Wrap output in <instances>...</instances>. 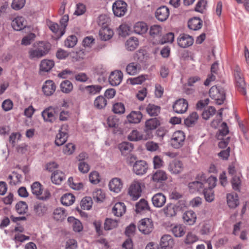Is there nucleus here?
I'll use <instances>...</instances> for the list:
<instances>
[{
    "instance_id": "obj_1",
    "label": "nucleus",
    "mask_w": 249,
    "mask_h": 249,
    "mask_svg": "<svg viewBox=\"0 0 249 249\" xmlns=\"http://www.w3.org/2000/svg\"><path fill=\"white\" fill-rule=\"evenodd\" d=\"M51 45L50 43L41 41L35 44L34 49L29 51V58L31 59H39L48 53Z\"/></svg>"
},
{
    "instance_id": "obj_2",
    "label": "nucleus",
    "mask_w": 249,
    "mask_h": 249,
    "mask_svg": "<svg viewBox=\"0 0 249 249\" xmlns=\"http://www.w3.org/2000/svg\"><path fill=\"white\" fill-rule=\"evenodd\" d=\"M210 97L214 100L216 104L221 105L226 99L225 91L221 87L213 86L209 90Z\"/></svg>"
},
{
    "instance_id": "obj_3",
    "label": "nucleus",
    "mask_w": 249,
    "mask_h": 249,
    "mask_svg": "<svg viewBox=\"0 0 249 249\" xmlns=\"http://www.w3.org/2000/svg\"><path fill=\"white\" fill-rule=\"evenodd\" d=\"M32 193L39 200H46L50 196V193L47 190L43 193L42 185L37 181L34 182L31 185Z\"/></svg>"
},
{
    "instance_id": "obj_4",
    "label": "nucleus",
    "mask_w": 249,
    "mask_h": 249,
    "mask_svg": "<svg viewBox=\"0 0 249 249\" xmlns=\"http://www.w3.org/2000/svg\"><path fill=\"white\" fill-rule=\"evenodd\" d=\"M160 125V121L157 118L148 119L145 122L143 133L146 134L149 139L153 137L152 131L156 129Z\"/></svg>"
},
{
    "instance_id": "obj_5",
    "label": "nucleus",
    "mask_w": 249,
    "mask_h": 249,
    "mask_svg": "<svg viewBox=\"0 0 249 249\" xmlns=\"http://www.w3.org/2000/svg\"><path fill=\"white\" fill-rule=\"evenodd\" d=\"M234 74L238 90L243 95H246V83L240 68L237 66L234 70Z\"/></svg>"
},
{
    "instance_id": "obj_6",
    "label": "nucleus",
    "mask_w": 249,
    "mask_h": 249,
    "mask_svg": "<svg viewBox=\"0 0 249 249\" xmlns=\"http://www.w3.org/2000/svg\"><path fill=\"white\" fill-rule=\"evenodd\" d=\"M127 5L122 0H116L112 5V10L115 16L118 17L124 16L127 11Z\"/></svg>"
},
{
    "instance_id": "obj_7",
    "label": "nucleus",
    "mask_w": 249,
    "mask_h": 249,
    "mask_svg": "<svg viewBox=\"0 0 249 249\" xmlns=\"http://www.w3.org/2000/svg\"><path fill=\"white\" fill-rule=\"evenodd\" d=\"M185 136L184 132L178 130L174 133L171 140V144L175 148H179L184 144Z\"/></svg>"
},
{
    "instance_id": "obj_8",
    "label": "nucleus",
    "mask_w": 249,
    "mask_h": 249,
    "mask_svg": "<svg viewBox=\"0 0 249 249\" xmlns=\"http://www.w3.org/2000/svg\"><path fill=\"white\" fill-rule=\"evenodd\" d=\"M138 229L143 234H148L153 230V222L149 218L142 219L139 222Z\"/></svg>"
},
{
    "instance_id": "obj_9",
    "label": "nucleus",
    "mask_w": 249,
    "mask_h": 249,
    "mask_svg": "<svg viewBox=\"0 0 249 249\" xmlns=\"http://www.w3.org/2000/svg\"><path fill=\"white\" fill-rule=\"evenodd\" d=\"M178 45L182 48L191 46L194 43L193 37L185 34H181L177 39Z\"/></svg>"
},
{
    "instance_id": "obj_10",
    "label": "nucleus",
    "mask_w": 249,
    "mask_h": 249,
    "mask_svg": "<svg viewBox=\"0 0 249 249\" xmlns=\"http://www.w3.org/2000/svg\"><path fill=\"white\" fill-rule=\"evenodd\" d=\"M188 107L187 101L184 99L177 100L173 106L174 110L177 113L182 114L185 112Z\"/></svg>"
},
{
    "instance_id": "obj_11",
    "label": "nucleus",
    "mask_w": 249,
    "mask_h": 249,
    "mask_svg": "<svg viewBox=\"0 0 249 249\" xmlns=\"http://www.w3.org/2000/svg\"><path fill=\"white\" fill-rule=\"evenodd\" d=\"M197 178L203 181L205 183V187L213 189L216 186L217 178L215 177L211 176L207 178L206 175L202 173L197 175Z\"/></svg>"
},
{
    "instance_id": "obj_12",
    "label": "nucleus",
    "mask_w": 249,
    "mask_h": 249,
    "mask_svg": "<svg viewBox=\"0 0 249 249\" xmlns=\"http://www.w3.org/2000/svg\"><path fill=\"white\" fill-rule=\"evenodd\" d=\"M147 169L148 165L144 160L137 161L133 165V171L138 175H142L145 174Z\"/></svg>"
},
{
    "instance_id": "obj_13",
    "label": "nucleus",
    "mask_w": 249,
    "mask_h": 249,
    "mask_svg": "<svg viewBox=\"0 0 249 249\" xmlns=\"http://www.w3.org/2000/svg\"><path fill=\"white\" fill-rule=\"evenodd\" d=\"M142 190L140 183L138 182H134L130 185L128 194L134 200L137 199L141 195Z\"/></svg>"
},
{
    "instance_id": "obj_14",
    "label": "nucleus",
    "mask_w": 249,
    "mask_h": 249,
    "mask_svg": "<svg viewBox=\"0 0 249 249\" xmlns=\"http://www.w3.org/2000/svg\"><path fill=\"white\" fill-rule=\"evenodd\" d=\"M196 181L190 182L188 184V188L190 192L193 193L196 192H202L205 188V183L202 180H200L196 177Z\"/></svg>"
},
{
    "instance_id": "obj_15",
    "label": "nucleus",
    "mask_w": 249,
    "mask_h": 249,
    "mask_svg": "<svg viewBox=\"0 0 249 249\" xmlns=\"http://www.w3.org/2000/svg\"><path fill=\"white\" fill-rule=\"evenodd\" d=\"M123 77V74L120 71H115L111 72L108 80L112 86H117L120 84Z\"/></svg>"
},
{
    "instance_id": "obj_16",
    "label": "nucleus",
    "mask_w": 249,
    "mask_h": 249,
    "mask_svg": "<svg viewBox=\"0 0 249 249\" xmlns=\"http://www.w3.org/2000/svg\"><path fill=\"white\" fill-rule=\"evenodd\" d=\"M156 18L160 21L166 20L169 16V10L165 6L158 8L155 13Z\"/></svg>"
},
{
    "instance_id": "obj_17",
    "label": "nucleus",
    "mask_w": 249,
    "mask_h": 249,
    "mask_svg": "<svg viewBox=\"0 0 249 249\" xmlns=\"http://www.w3.org/2000/svg\"><path fill=\"white\" fill-rule=\"evenodd\" d=\"M79 89L82 91H85L88 94L91 96L99 93L102 89V87L98 85H92L80 87Z\"/></svg>"
},
{
    "instance_id": "obj_18",
    "label": "nucleus",
    "mask_w": 249,
    "mask_h": 249,
    "mask_svg": "<svg viewBox=\"0 0 249 249\" xmlns=\"http://www.w3.org/2000/svg\"><path fill=\"white\" fill-rule=\"evenodd\" d=\"M11 25L16 31H20L26 26V21L22 17H17L12 20Z\"/></svg>"
},
{
    "instance_id": "obj_19",
    "label": "nucleus",
    "mask_w": 249,
    "mask_h": 249,
    "mask_svg": "<svg viewBox=\"0 0 249 249\" xmlns=\"http://www.w3.org/2000/svg\"><path fill=\"white\" fill-rule=\"evenodd\" d=\"M55 112V109L50 107L44 110L42 112L41 115L45 121L52 123L55 120L54 116Z\"/></svg>"
},
{
    "instance_id": "obj_20",
    "label": "nucleus",
    "mask_w": 249,
    "mask_h": 249,
    "mask_svg": "<svg viewBox=\"0 0 249 249\" xmlns=\"http://www.w3.org/2000/svg\"><path fill=\"white\" fill-rule=\"evenodd\" d=\"M168 170L171 173L179 174L183 170V164L179 160H174L169 163Z\"/></svg>"
},
{
    "instance_id": "obj_21",
    "label": "nucleus",
    "mask_w": 249,
    "mask_h": 249,
    "mask_svg": "<svg viewBox=\"0 0 249 249\" xmlns=\"http://www.w3.org/2000/svg\"><path fill=\"white\" fill-rule=\"evenodd\" d=\"M152 201L155 207L160 208L165 203L166 197L162 193H159L152 197Z\"/></svg>"
},
{
    "instance_id": "obj_22",
    "label": "nucleus",
    "mask_w": 249,
    "mask_h": 249,
    "mask_svg": "<svg viewBox=\"0 0 249 249\" xmlns=\"http://www.w3.org/2000/svg\"><path fill=\"white\" fill-rule=\"evenodd\" d=\"M182 218L185 223L189 225H192L196 221V215L194 211L189 210L184 213Z\"/></svg>"
},
{
    "instance_id": "obj_23",
    "label": "nucleus",
    "mask_w": 249,
    "mask_h": 249,
    "mask_svg": "<svg viewBox=\"0 0 249 249\" xmlns=\"http://www.w3.org/2000/svg\"><path fill=\"white\" fill-rule=\"evenodd\" d=\"M174 245V240L171 236L169 235H164L161 238L160 243V249L172 248L173 247Z\"/></svg>"
},
{
    "instance_id": "obj_24",
    "label": "nucleus",
    "mask_w": 249,
    "mask_h": 249,
    "mask_svg": "<svg viewBox=\"0 0 249 249\" xmlns=\"http://www.w3.org/2000/svg\"><path fill=\"white\" fill-rule=\"evenodd\" d=\"M63 127H67V125H63L61 128L59 130V133L56 135L55 140V144L57 146L63 145L67 140L68 134L67 132H63Z\"/></svg>"
},
{
    "instance_id": "obj_25",
    "label": "nucleus",
    "mask_w": 249,
    "mask_h": 249,
    "mask_svg": "<svg viewBox=\"0 0 249 249\" xmlns=\"http://www.w3.org/2000/svg\"><path fill=\"white\" fill-rule=\"evenodd\" d=\"M56 89L54 83L52 80H47L43 86L42 91L47 96L52 95Z\"/></svg>"
},
{
    "instance_id": "obj_26",
    "label": "nucleus",
    "mask_w": 249,
    "mask_h": 249,
    "mask_svg": "<svg viewBox=\"0 0 249 249\" xmlns=\"http://www.w3.org/2000/svg\"><path fill=\"white\" fill-rule=\"evenodd\" d=\"M227 202L230 208L234 209L239 204V200L237 194H228L227 195Z\"/></svg>"
},
{
    "instance_id": "obj_27",
    "label": "nucleus",
    "mask_w": 249,
    "mask_h": 249,
    "mask_svg": "<svg viewBox=\"0 0 249 249\" xmlns=\"http://www.w3.org/2000/svg\"><path fill=\"white\" fill-rule=\"evenodd\" d=\"M128 139L131 141H138L140 140H148L147 136L146 134H142L137 130H133L128 136Z\"/></svg>"
},
{
    "instance_id": "obj_28",
    "label": "nucleus",
    "mask_w": 249,
    "mask_h": 249,
    "mask_svg": "<svg viewBox=\"0 0 249 249\" xmlns=\"http://www.w3.org/2000/svg\"><path fill=\"white\" fill-rule=\"evenodd\" d=\"M178 206L173 203H168L163 209V212L167 217H173L176 215Z\"/></svg>"
},
{
    "instance_id": "obj_29",
    "label": "nucleus",
    "mask_w": 249,
    "mask_h": 249,
    "mask_svg": "<svg viewBox=\"0 0 249 249\" xmlns=\"http://www.w3.org/2000/svg\"><path fill=\"white\" fill-rule=\"evenodd\" d=\"M109 187L110 191L115 193L121 191L123 187V184L120 179L118 178H113L109 183Z\"/></svg>"
},
{
    "instance_id": "obj_30",
    "label": "nucleus",
    "mask_w": 249,
    "mask_h": 249,
    "mask_svg": "<svg viewBox=\"0 0 249 249\" xmlns=\"http://www.w3.org/2000/svg\"><path fill=\"white\" fill-rule=\"evenodd\" d=\"M142 117V114L139 111H132L127 116L128 122L130 123L133 124L139 123L141 122Z\"/></svg>"
},
{
    "instance_id": "obj_31",
    "label": "nucleus",
    "mask_w": 249,
    "mask_h": 249,
    "mask_svg": "<svg viewBox=\"0 0 249 249\" xmlns=\"http://www.w3.org/2000/svg\"><path fill=\"white\" fill-rule=\"evenodd\" d=\"M113 31L108 27L101 28L99 33L100 38L104 41L110 39L113 35Z\"/></svg>"
},
{
    "instance_id": "obj_32",
    "label": "nucleus",
    "mask_w": 249,
    "mask_h": 249,
    "mask_svg": "<svg viewBox=\"0 0 249 249\" xmlns=\"http://www.w3.org/2000/svg\"><path fill=\"white\" fill-rule=\"evenodd\" d=\"M202 22L200 18L195 17L189 20L188 26L189 29L196 31L202 27Z\"/></svg>"
},
{
    "instance_id": "obj_33",
    "label": "nucleus",
    "mask_w": 249,
    "mask_h": 249,
    "mask_svg": "<svg viewBox=\"0 0 249 249\" xmlns=\"http://www.w3.org/2000/svg\"><path fill=\"white\" fill-rule=\"evenodd\" d=\"M119 149L122 154L126 156L130 153L133 149V144L129 142H123L119 144Z\"/></svg>"
},
{
    "instance_id": "obj_34",
    "label": "nucleus",
    "mask_w": 249,
    "mask_h": 249,
    "mask_svg": "<svg viewBox=\"0 0 249 249\" xmlns=\"http://www.w3.org/2000/svg\"><path fill=\"white\" fill-rule=\"evenodd\" d=\"M167 178L166 173L164 171L161 170H157L153 174L152 177V179L155 182L160 183L166 180Z\"/></svg>"
},
{
    "instance_id": "obj_35",
    "label": "nucleus",
    "mask_w": 249,
    "mask_h": 249,
    "mask_svg": "<svg viewBox=\"0 0 249 249\" xmlns=\"http://www.w3.org/2000/svg\"><path fill=\"white\" fill-rule=\"evenodd\" d=\"M141 70V65L138 62L129 63L126 68V71L129 75H134Z\"/></svg>"
},
{
    "instance_id": "obj_36",
    "label": "nucleus",
    "mask_w": 249,
    "mask_h": 249,
    "mask_svg": "<svg viewBox=\"0 0 249 249\" xmlns=\"http://www.w3.org/2000/svg\"><path fill=\"white\" fill-rule=\"evenodd\" d=\"M134 32L138 34L142 35L145 33L147 30L148 27L147 24L142 21L136 22L133 26Z\"/></svg>"
},
{
    "instance_id": "obj_37",
    "label": "nucleus",
    "mask_w": 249,
    "mask_h": 249,
    "mask_svg": "<svg viewBox=\"0 0 249 249\" xmlns=\"http://www.w3.org/2000/svg\"><path fill=\"white\" fill-rule=\"evenodd\" d=\"M126 211V207L123 202H118L115 204L112 209V212L117 216H122Z\"/></svg>"
},
{
    "instance_id": "obj_38",
    "label": "nucleus",
    "mask_w": 249,
    "mask_h": 249,
    "mask_svg": "<svg viewBox=\"0 0 249 249\" xmlns=\"http://www.w3.org/2000/svg\"><path fill=\"white\" fill-rule=\"evenodd\" d=\"M198 118L197 113L193 112L184 120V124L188 127H191L196 124Z\"/></svg>"
},
{
    "instance_id": "obj_39",
    "label": "nucleus",
    "mask_w": 249,
    "mask_h": 249,
    "mask_svg": "<svg viewBox=\"0 0 249 249\" xmlns=\"http://www.w3.org/2000/svg\"><path fill=\"white\" fill-rule=\"evenodd\" d=\"M65 178V176L64 174L59 170L53 172L51 176L52 182L56 184H59Z\"/></svg>"
},
{
    "instance_id": "obj_40",
    "label": "nucleus",
    "mask_w": 249,
    "mask_h": 249,
    "mask_svg": "<svg viewBox=\"0 0 249 249\" xmlns=\"http://www.w3.org/2000/svg\"><path fill=\"white\" fill-rule=\"evenodd\" d=\"M54 65V63L53 60L44 59L41 62L40 70L42 71L48 72Z\"/></svg>"
},
{
    "instance_id": "obj_41",
    "label": "nucleus",
    "mask_w": 249,
    "mask_h": 249,
    "mask_svg": "<svg viewBox=\"0 0 249 249\" xmlns=\"http://www.w3.org/2000/svg\"><path fill=\"white\" fill-rule=\"evenodd\" d=\"M162 28L158 25H154L150 27L149 30V35L153 38H160L161 36Z\"/></svg>"
},
{
    "instance_id": "obj_42",
    "label": "nucleus",
    "mask_w": 249,
    "mask_h": 249,
    "mask_svg": "<svg viewBox=\"0 0 249 249\" xmlns=\"http://www.w3.org/2000/svg\"><path fill=\"white\" fill-rule=\"evenodd\" d=\"M139 45V41L136 37H131L125 42V47L128 51H132L135 50Z\"/></svg>"
},
{
    "instance_id": "obj_43",
    "label": "nucleus",
    "mask_w": 249,
    "mask_h": 249,
    "mask_svg": "<svg viewBox=\"0 0 249 249\" xmlns=\"http://www.w3.org/2000/svg\"><path fill=\"white\" fill-rule=\"evenodd\" d=\"M34 210L37 215L42 216L47 212V207L43 203H36L34 205Z\"/></svg>"
},
{
    "instance_id": "obj_44",
    "label": "nucleus",
    "mask_w": 249,
    "mask_h": 249,
    "mask_svg": "<svg viewBox=\"0 0 249 249\" xmlns=\"http://www.w3.org/2000/svg\"><path fill=\"white\" fill-rule=\"evenodd\" d=\"M150 209L147 201L144 199H141L136 204V212L137 213H140L142 211H149Z\"/></svg>"
},
{
    "instance_id": "obj_45",
    "label": "nucleus",
    "mask_w": 249,
    "mask_h": 249,
    "mask_svg": "<svg viewBox=\"0 0 249 249\" xmlns=\"http://www.w3.org/2000/svg\"><path fill=\"white\" fill-rule=\"evenodd\" d=\"M74 200L75 196L70 193L64 194L61 198V203L65 206L71 205Z\"/></svg>"
},
{
    "instance_id": "obj_46",
    "label": "nucleus",
    "mask_w": 249,
    "mask_h": 249,
    "mask_svg": "<svg viewBox=\"0 0 249 249\" xmlns=\"http://www.w3.org/2000/svg\"><path fill=\"white\" fill-rule=\"evenodd\" d=\"M147 113L150 116H158L160 111V107L149 104L146 108Z\"/></svg>"
},
{
    "instance_id": "obj_47",
    "label": "nucleus",
    "mask_w": 249,
    "mask_h": 249,
    "mask_svg": "<svg viewBox=\"0 0 249 249\" xmlns=\"http://www.w3.org/2000/svg\"><path fill=\"white\" fill-rule=\"evenodd\" d=\"M69 222L71 223L74 231L80 232L83 230V226L81 222L73 217H70L68 218Z\"/></svg>"
},
{
    "instance_id": "obj_48",
    "label": "nucleus",
    "mask_w": 249,
    "mask_h": 249,
    "mask_svg": "<svg viewBox=\"0 0 249 249\" xmlns=\"http://www.w3.org/2000/svg\"><path fill=\"white\" fill-rule=\"evenodd\" d=\"M107 101L103 96H98L94 102V107L98 109L104 108L107 105Z\"/></svg>"
},
{
    "instance_id": "obj_49",
    "label": "nucleus",
    "mask_w": 249,
    "mask_h": 249,
    "mask_svg": "<svg viewBox=\"0 0 249 249\" xmlns=\"http://www.w3.org/2000/svg\"><path fill=\"white\" fill-rule=\"evenodd\" d=\"M202 192L206 201L211 202L214 200V196L213 189L205 187Z\"/></svg>"
},
{
    "instance_id": "obj_50",
    "label": "nucleus",
    "mask_w": 249,
    "mask_h": 249,
    "mask_svg": "<svg viewBox=\"0 0 249 249\" xmlns=\"http://www.w3.org/2000/svg\"><path fill=\"white\" fill-rule=\"evenodd\" d=\"M118 226V221L111 218H106L104 223V229L106 231L110 230Z\"/></svg>"
},
{
    "instance_id": "obj_51",
    "label": "nucleus",
    "mask_w": 249,
    "mask_h": 249,
    "mask_svg": "<svg viewBox=\"0 0 249 249\" xmlns=\"http://www.w3.org/2000/svg\"><path fill=\"white\" fill-rule=\"evenodd\" d=\"M17 212L20 214H24L27 213L28 210V205L27 203L23 201L18 202L16 205Z\"/></svg>"
},
{
    "instance_id": "obj_52",
    "label": "nucleus",
    "mask_w": 249,
    "mask_h": 249,
    "mask_svg": "<svg viewBox=\"0 0 249 249\" xmlns=\"http://www.w3.org/2000/svg\"><path fill=\"white\" fill-rule=\"evenodd\" d=\"M172 232L174 236L177 237H181L185 233L184 227L180 225L175 226L172 229Z\"/></svg>"
},
{
    "instance_id": "obj_53",
    "label": "nucleus",
    "mask_w": 249,
    "mask_h": 249,
    "mask_svg": "<svg viewBox=\"0 0 249 249\" xmlns=\"http://www.w3.org/2000/svg\"><path fill=\"white\" fill-rule=\"evenodd\" d=\"M232 188L234 190L240 192L241 187V180L239 177L234 176L231 180Z\"/></svg>"
},
{
    "instance_id": "obj_54",
    "label": "nucleus",
    "mask_w": 249,
    "mask_h": 249,
    "mask_svg": "<svg viewBox=\"0 0 249 249\" xmlns=\"http://www.w3.org/2000/svg\"><path fill=\"white\" fill-rule=\"evenodd\" d=\"M60 87L62 92L68 93L72 90L73 85L71 81L65 80L61 83Z\"/></svg>"
},
{
    "instance_id": "obj_55",
    "label": "nucleus",
    "mask_w": 249,
    "mask_h": 249,
    "mask_svg": "<svg viewBox=\"0 0 249 249\" xmlns=\"http://www.w3.org/2000/svg\"><path fill=\"white\" fill-rule=\"evenodd\" d=\"M174 34L173 33H169L164 36L160 40L158 43L163 44L166 43H172L174 41Z\"/></svg>"
},
{
    "instance_id": "obj_56",
    "label": "nucleus",
    "mask_w": 249,
    "mask_h": 249,
    "mask_svg": "<svg viewBox=\"0 0 249 249\" xmlns=\"http://www.w3.org/2000/svg\"><path fill=\"white\" fill-rule=\"evenodd\" d=\"M54 218L56 220L63 219L66 216L65 212L62 208H56L53 212Z\"/></svg>"
},
{
    "instance_id": "obj_57",
    "label": "nucleus",
    "mask_w": 249,
    "mask_h": 249,
    "mask_svg": "<svg viewBox=\"0 0 249 249\" xmlns=\"http://www.w3.org/2000/svg\"><path fill=\"white\" fill-rule=\"evenodd\" d=\"M77 42L76 36L74 35H71L65 41V45L68 48H72L76 44Z\"/></svg>"
},
{
    "instance_id": "obj_58",
    "label": "nucleus",
    "mask_w": 249,
    "mask_h": 249,
    "mask_svg": "<svg viewBox=\"0 0 249 249\" xmlns=\"http://www.w3.org/2000/svg\"><path fill=\"white\" fill-rule=\"evenodd\" d=\"M92 200L89 197L83 198L81 201V207L84 210H89L91 207Z\"/></svg>"
},
{
    "instance_id": "obj_59",
    "label": "nucleus",
    "mask_w": 249,
    "mask_h": 249,
    "mask_svg": "<svg viewBox=\"0 0 249 249\" xmlns=\"http://www.w3.org/2000/svg\"><path fill=\"white\" fill-rule=\"evenodd\" d=\"M109 20V18L106 15H101L99 16L97 22L99 26H101V28H102L107 27V23Z\"/></svg>"
},
{
    "instance_id": "obj_60",
    "label": "nucleus",
    "mask_w": 249,
    "mask_h": 249,
    "mask_svg": "<svg viewBox=\"0 0 249 249\" xmlns=\"http://www.w3.org/2000/svg\"><path fill=\"white\" fill-rule=\"evenodd\" d=\"M112 111L116 114H123L125 111L124 106L122 103H116L113 106Z\"/></svg>"
},
{
    "instance_id": "obj_61",
    "label": "nucleus",
    "mask_w": 249,
    "mask_h": 249,
    "mask_svg": "<svg viewBox=\"0 0 249 249\" xmlns=\"http://www.w3.org/2000/svg\"><path fill=\"white\" fill-rule=\"evenodd\" d=\"M216 110L214 107H210L207 109L204 110L202 113V118L205 120H208L215 113Z\"/></svg>"
},
{
    "instance_id": "obj_62",
    "label": "nucleus",
    "mask_w": 249,
    "mask_h": 249,
    "mask_svg": "<svg viewBox=\"0 0 249 249\" xmlns=\"http://www.w3.org/2000/svg\"><path fill=\"white\" fill-rule=\"evenodd\" d=\"M118 123L119 119L115 116H110L107 119V124L109 127H116Z\"/></svg>"
},
{
    "instance_id": "obj_63",
    "label": "nucleus",
    "mask_w": 249,
    "mask_h": 249,
    "mask_svg": "<svg viewBox=\"0 0 249 249\" xmlns=\"http://www.w3.org/2000/svg\"><path fill=\"white\" fill-rule=\"evenodd\" d=\"M25 0H13L11 6L13 9L18 10L24 6Z\"/></svg>"
},
{
    "instance_id": "obj_64",
    "label": "nucleus",
    "mask_w": 249,
    "mask_h": 249,
    "mask_svg": "<svg viewBox=\"0 0 249 249\" xmlns=\"http://www.w3.org/2000/svg\"><path fill=\"white\" fill-rule=\"evenodd\" d=\"M89 179L92 184H96L98 183L100 181L99 173L96 171L90 173L89 176Z\"/></svg>"
}]
</instances>
